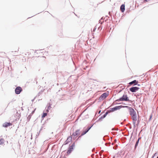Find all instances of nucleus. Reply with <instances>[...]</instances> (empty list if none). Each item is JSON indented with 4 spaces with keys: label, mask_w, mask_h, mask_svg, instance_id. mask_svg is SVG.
Returning <instances> with one entry per match:
<instances>
[{
    "label": "nucleus",
    "mask_w": 158,
    "mask_h": 158,
    "mask_svg": "<svg viewBox=\"0 0 158 158\" xmlns=\"http://www.w3.org/2000/svg\"><path fill=\"white\" fill-rule=\"evenodd\" d=\"M75 146V143H73L71 145H70L68 148V149L67 152V155H69L73 151L74 148Z\"/></svg>",
    "instance_id": "f257e3e1"
},
{
    "label": "nucleus",
    "mask_w": 158,
    "mask_h": 158,
    "mask_svg": "<svg viewBox=\"0 0 158 158\" xmlns=\"http://www.w3.org/2000/svg\"><path fill=\"white\" fill-rule=\"evenodd\" d=\"M117 101H129L127 95H123V97L117 100Z\"/></svg>",
    "instance_id": "f03ea898"
},
{
    "label": "nucleus",
    "mask_w": 158,
    "mask_h": 158,
    "mask_svg": "<svg viewBox=\"0 0 158 158\" xmlns=\"http://www.w3.org/2000/svg\"><path fill=\"white\" fill-rule=\"evenodd\" d=\"M22 91V88L18 86L15 89V93L16 94H19Z\"/></svg>",
    "instance_id": "7ed1b4c3"
},
{
    "label": "nucleus",
    "mask_w": 158,
    "mask_h": 158,
    "mask_svg": "<svg viewBox=\"0 0 158 158\" xmlns=\"http://www.w3.org/2000/svg\"><path fill=\"white\" fill-rule=\"evenodd\" d=\"M139 88L136 87H132L130 88L129 89L132 92H135L136 91H138Z\"/></svg>",
    "instance_id": "20e7f679"
},
{
    "label": "nucleus",
    "mask_w": 158,
    "mask_h": 158,
    "mask_svg": "<svg viewBox=\"0 0 158 158\" xmlns=\"http://www.w3.org/2000/svg\"><path fill=\"white\" fill-rule=\"evenodd\" d=\"M108 96L107 93H105L102 94L99 98V99L100 100H102Z\"/></svg>",
    "instance_id": "39448f33"
},
{
    "label": "nucleus",
    "mask_w": 158,
    "mask_h": 158,
    "mask_svg": "<svg viewBox=\"0 0 158 158\" xmlns=\"http://www.w3.org/2000/svg\"><path fill=\"white\" fill-rule=\"evenodd\" d=\"M129 110L130 112V114L131 116L134 114L136 113L134 110L131 107H129Z\"/></svg>",
    "instance_id": "423d86ee"
},
{
    "label": "nucleus",
    "mask_w": 158,
    "mask_h": 158,
    "mask_svg": "<svg viewBox=\"0 0 158 158\" xmlns=\"http://www.w3.org/2000/svg\"><path fill=\"white\" fill-rule=\"evenodd\" d=\"M79 133L80 130H77L73 133L72 135L73 136L77 137L79 135Z\"/></svg>",
    "instance_id": "0eeeda50"
},
{
    "label": "nucleus",
    "mask_w": 158,
    "mask_h": 158,
    "mask_svg": "<svg viewBox=\"0 0 158 158\" xmlns=\"http://www.w3.org/2000/svg\"><path fill=\"white\" fill-rule=\"evenodd\" d=\"M12 124L10 123H5L3 124V126L4 127H7L12 125Z\"/></svg>",
    "instance_id": "6e6552de"
},
{
    "label": "nucleus",
    "mask_w": 158,
    "mask_h": 158,
    "mask_svg": "<svg viewBox=\"0 0 158 158\" xmlns=\"http://www.w3.org/2000/svg\"><path fill=\"white\" fill-rule=\"evenodd\" d=\"M138 83V81L136 80H135L131 82H130L129 83V84H130V85L134 84V85H137Z\"/></svg>",
    "instance_id": "1a4fd4ad"
},
{
    "label": "nucleus",
    "mask_w": 158,
    "mask_h": 158,
    "mask_svg": "<svg viewBox=\"0 0 158 158\" xmlns=\"http://www.w3.org/2000/svg\"><path fill=\"white\" fill-rule=\"evenodd\" d=\"M133 120L134 121H136L137 120V116H136V113L135 114H133L131 116Z\"/></svg>",
    "instance_id": "9d476101"
},
{
    "label": "nucleus",
    "mask_w": 158,
    "mask_h": 158,
    "mask_svg": "<svg viewBox=\"0 0 158 158\" xmlns=\"http://www.w3.org/2000/svg\"><path fill=\"white\" fill-rule=\"evenodd\" d=\"M120 9L122 12H123L125 10V5H122L120 7Z\"/></svg>",
    "instance_id": "9b49d317"
},
{
    "label": "nucleus",
    "mask_w": 158,
    "mask_h": 158,
    "mask_svg": "<svg viewBox=\"0 0 158 158\" xmlns=\"http://www.w3.org/2000/svg\"><path fill=\"white\" fill-rule=\"evenodd\" d=\"M72 139V138L71 136H69L67 138V139L66 140V141L67 142H70L71 141Z\"/></svg>",
    "instance_id": "f8f14e48"
},
{
    "label": "nucleus",
    "mask_w": 158,
    "mask_h": 158,
    "mask_svg": "<svg viewBox=\"0 0 158 158\" xmlns=\"http://www.w3.org/2000/svg\"><path fill=\"white\" fill-rule=\"evenodd\" d=\"M4 140L3 139H0V144L2 145L4 143Z\"/></svg>",
    "instance_id": "ddd939ff"
},
{
    "label": "nucleus",
    "mask_w": 158,
    "mask_h": 158,
    "mask_svg": "<svg viewBox=\"0 0 158 158\" xmlns=\"http://www.w3.org/2000/svg\"><path fill=\"white\" fill-rule=\"evenodd\" d=\"M122 106H117L114 107V109L116 110H118L120 109L121 107Z\"/></svg>",
    "instance_id": "4468645a"
},
{
    "label": "nucleus",
    "mask_w": 158,
    "mask_h": 158,
    "mask_svg": "<svg viewBox=\"0 0 158 158\" xmlns=\"http://www.w3.org/2000/svg\"><path fill=\"white\" fill-rule=\"evenodd\" d=\"M91 127H88L86 129L85 131H84L85 132V133H86L90 129Z\"/></svg>",
    "instance_id": "2eb2a0df"
},
{
    "label": "nucleus",
    "mask_w": 158,
    "mask_h": 158,
    "mask_svg": "<svg viewBox=\"0 0 158 158\" xmlns=\"http://www.w3.org/2000/svg\"><path fill=\"white\" fill-rule=\"evenodd\" d=\"M91 127H88L86 129L85 131H84L85 132V133H86L90 129Z\"/></svg>",
    "instance_id": "dca6fc26"
},
{
    "label": "nucleus",
    "mask_w": 158,
    "mask_h": 158,
    "mask_svg": "<svg viewBox=\"0 0 158 158\" xmlns=\"http://www.w3.org/2000/svg\"><path fill=\"white\" fill-rule=\"evenodd\" d=\"M47 115V113H43L42 118H43Z\"/></svg>",
    "instance_id": "f3484780"
},
{
    "label": "nucleus",
    "mask_w": 158,
    "mask_h": 158,
    "mask_svg": "<svg viewBox=\"0 0 158 158\" xmlns=\"http://www.w3.org/2000/svg\"><path fill=\"white\" fill-rule=\"evenodd\" d=\"M140 139V138H139L138 139L137 141L136 142V144H135V148L138 146V143H139V139Z\"/></svg>",
    "instance_id": "a211bd4d"
},
{
    "label": "nucleus",
    "mask_w": 158,
    "mask_h": 158,
    "mask_svg": "<svg viewBox=\"0 0 158 158\" xmlns=\"http://www.w3.org/2000/svg\"><path fill=\"white\" fill-rule=\"evenodd\" d=\"M31 118V115H28V117L27 118V121H30V119Z\"/></svg>",
    "instance_id": "6ab92c4d"
},
{
    "label": "nucleus",
    "mask_w": 158,
    "mask_h": 158,
    "mask_svg": "<svg viewBox=\"0 0 158 158\" xmlns=\"http://www.w3.org/2000/svg\"><path fill=\"white\" fill-rule=\"evenodd\" d=\"M114 107L113 108H111L110 109V111L111 112H113L115 110L114 109Z\"/></svg>",
    "instance_id": "aec40b11"
},
{
    "label": "nucleus",
    "mask_w": 158,
    "mask_h": 158,
    "mask_svg": "<svg viewBox=\"0 0 158 158\" xmlns=\"http://www.w3.org/2000/svg\"><path fill=\"white\" fill-rule=\"evenodd\" d=\"M86 133H85V132L84 131L81 133V136H82L83 135H85V134Z\"/></svg>",
    "instance_id": "412c9836"
},
{
    "label": "nucleus",
    "mask_w": 158,
    "mask_h": 158,
    "mask_svg": "<svg viewBox=\"0 0 158 158\" xmlns=\"http://www.w3.org/2000/svg\"><path fill=\"white\" fill-rule=\"evenodd\" d=\"M107 113H106L103 116V118H104L105 117L106 115L107 114Z\"/></svg>",
    "instance_id": "4be33fe9"
},
{
    "label": "nucleus",
    "mask_w": 158,
    "mask_h": 158,
    "mask_svg": "<svg viewBox=\"0 0 158 158\" xmlns=\"http://www.w3.org/2000/svg\"><path fill=\"white\" fill-rule=\"evenodd\" d=\"M36 109H35L34 111H33L32 112V114H33L35 112V110Z\"/></svg>",
    "instance_id": "5701e85b"
},
{
    "label": "nucleus",
    "mask_w": 158,
    "mask_h": 158,
    "mask_svg": "<svg viewBox=\"0 0 158 158\" xmlns=\"http://www.w3.org/2000/svg\"><path fill=\"white\" fill-rule=\"evenodd\" d=\"M156 153H155L154 154V156H152V158H153L154 157V156L156 155Z\"/></svg>",
    "instance_id": "b1692460"
},
{
    "label": "nucleus",
    "mask_w": 158,
    "mask_h": 158,
    "mask_svg": "<svg viewBox=\"0 0 158 158\" xmlns=\"http://www.w3.org/2000/svg\"><path fill=\"white\" fill-rule=\"evenodd\" d=\"M144 0L145 1H146V2L147 1V0Z\"/></svg>",
    "instance_id": "393cba45"
},
{
    "label": "nucleus",
    "mask_w": 158,
    "mask_h": 158,
    "mask_svg": "<svg viewBox=\"0 0 158 158\" xmlns=\"http://www.w3.org/2000/svg\"><path fill=\"white\" fill-rule=\"evenodd\" d=\"M94 6V5H93V6ZM93 9L94 10V8L93 7Z\"/></svg>",
    "instance_id": "a878e982"
},
{
    "label": "nucleus",
    "mask_w": 158,
    "mask_h": 158,
    "mask_svg": "<svg viewBox=\"0 0 158 158\" xmlns=\"http://www.w3.org/2000/svg\"><path fill=\"white\" fill-rule=\"evenodd\" d=\"M100 113V111H99V113Z\"/></svg>",
    "instance_id": "bb28decb"
}]
</instances>
